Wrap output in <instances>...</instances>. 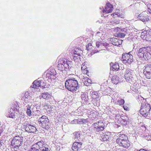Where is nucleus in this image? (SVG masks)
I'll return each instance as SVG.
<instances>
[{
  "label": "nucleus",
  "mask_w": 151,
  "mask_h": 151,
  "mask_svg": "<svg viewBox=\"0 0 151 151\" xmlns=\"http://www.w3.org/2000/svg\"><path fill=\"white\" fill-rule=\"evenodd\" d=\"M116 142L119 146L125 148H128L130 146V142L127 136L124 134H119Z\"/></svg>",
  "instance_id": "nucleus-1"
},
{
  "label": "nucleus",
  "mask_w": 151,
  "mask_h": 151,
  "mask_svg": "<svg viewBox=\"0 0 151 151\" xmlns=\"http://www.w3.org/2000/svg\"><path fill=\"white\" fill-rule=\"evenodd\" d=\"M72 66V62L67 59H60L58 61L57 66L58 69L61 71L70 69Z\"/></svg>",
  "instance_id": "nucleus-2"
},
{
  "label": "nucleus",
  "mask_w": 151,
  "mask_h": 151,
  "mask_svg": "<svg viewBox=\"0 0 151 151\" xmlns=\"http://www.w3.org/2000/svg\"><path fill=\"white\" fill-rule=\"evenodd\" d=\"M65 86L68 90L73 92L77 91L79 87L78 81L73 78L66 81Z\"/></svg>",
  "instance_id": "nucleus-3"
},
{
  "label": "nucleus",
  "mask_w": 151,
  "mask_h": 151,
  "mask_svg": "<svg viewBox=\"0 0 151 151\" xmlns=\"http://www.w3.org/2000/svg\"><path fill=\"white\" fill-rule=\"evenodd\" d=\"M150 105L147 103H142L139 113L142 116L144 117L151 116L150 112L151 109Z\"/></svg>",
  "instance_id": "nucleus-4"
},
{
  "label": "nucleus",
  "mask_w": 151,
  "mask_h": 151,
  "mask_svg": "<svg viewBox=\"0 0 151 151\" xmlns=\"http://www.w3.org/2000/svg\"><path fill=\"white\" fill-rule=\"evenodd\" d=\"M38 122L42 128L46 129H48L50 128L49 120L47 116L44 115L42 116L38 119Z\"/></svg>",
  "instance_id": "nucleus-5"
},
{
  "label": "nucleus",
  "mask_w": 151,
  "mask_h": 151,
  "mask_svg": "<svg viewBox=\"0 0 151 151\" xmlns=\"http://www.w3.org/2000/svg\"><path fill=\"white\" fill-rule=\"evenodd\" d=\"M23 142V137L19 136H16L13 137L11 145L14 147V150L17 151V147H19L22 145Z\"/></svg>",
  "instance_id": "nucleus-6"
},
{
  "label": "nucleus",
  "mask_w": 151,
  "mask_h": 151,
  "mask_svg": "<svg viewBox=\"0 0 151 151\" xmlns=\"http://www.w3.org/2000/svg\"><path fill=\"white\" fill-rule=\"evenodd\" d=\"M92 126L97 132H100L103 131L105 129V124L103 122L99 121L93 123Z\"/></svg>",
  "instance_id": "nucleus-7"
},
{
  "label": "nucleus",
  "mask_w": 151,
  "mask_h": 151,
  "mask_svg": "<svg viewBox=\"0 0 151 151\" xmlns=\"http://www.w3.org/2000/svg\"><path fill=\"white\" fill-rule=\"evenodd\" d=\"M122 61L124 63L130 64L133 62V57L132 55L128 53L122 54Z\"/></svg>",
  "instance_id": "nucleus-8"
},
{
  "label": "nucleus",
  "mask_w": 151,
  "mask_h": 151,
  "mask_svg": "<svg viewBox=\"0 0 151 151\" xmlns=\"http://www.w3.org/2000/svg\"><path fill=\"white\" fill-rule=\"evenodd\" d=\"M143 73L146 78L148 79L151 78V65L147 64L143 68Z\"/></svg>",
  "instance_id": "nucleus-9"
},
{
  "label": "nucleus",
  "mask_w": 151,
  "mask_h": 151,
  "mask_svg": "<svg viewBox=\"0 0 151 151\" xmlns=\"http://www.w3.org/2000/svg\"><path fill=\"white\" fill-rule=\"evenodd\" d=\"M141 37L146 41H151V32L150 30L144 31L142 32Z\"/></svg>",
  "instance_id": "nucleus-10"
},
{
  "label": "nucleus",
  "mask_w": 151,
  "mask_h": 151,
  "mask_svg": "<svg viewBox=\"0 0 151 151\" xmlns=\"http://www.w3.org/2000/svg\"><path fill=\"white\" fill-rule=\"evenodd\" d=\"M134 73V70L130 69H126L125 72L124 77L128 81L132 80Z\"/></svg>",
  "instance_id": "nucleus-11"
},
{
  "label": "nucleus",
  "mask_w": 151,
  "mask_h": 151,
  "mask_svg": "<svg viewBox=\"0 0 151 151\" xmlns=\"http://www.w3.org/2000/svg\"><path fill=\"white\" fill-rule=\"evenodd\" d=\"M137 55L140 58H144L148 59V55L147 54L145 47H143L139 49L137 52Z\"/></svg>",
  "instance_id": "nucleus-12"
},
{
  "label": "nucleus",
  "mask_w": 151,
  "mask_h": 151,
  "mask_svg": "<svg viewBox=\"0 0 151 151\" xmlns=\"http://www.w3.org/2000/svg\"><path fill=\"white\" fill-rule=\"evenodd\" d=\"M55 70L54 68H50L47 70L45 72L46 77L51 79H54L55 78Z\"/></svg>",
  "instance_id": "nucleus-13"
},
{
  "label": "nucleus",
  "mask_w": 151,
  "mask_h": 151,
  "mask_svg": "<svg viewBox=\"0 0 151 151\" xmlns=\"http://www.w3.org/2000/svg\"><path fill=\"white\" fill-rule=\"evenodd\" d=\"M92 42L91 41L86 46V49L88 53H89L91 55L97 52L98 51L94 49V47L92 45Z\"/></svg>",
  "instance_id": "nucleus-14"
},
{
  "label": "nucleus",
  "mask_w": 151,
  "mask_h": 151,
  "mask_svg": "<svg viewBox=\"0 0 151 151\" xmlns=\"http://www.w3.org/2000/svg\"><path fill=\"white\" fill-rule=\"evenodd\" d=\"M138 17L143 22H146L149 20L148 13L147 12H142L138 16Z\"/></svg>",
  "instance_id": "nucleus-15"
},
{
  "label": "nucleus",
  "mask_w": 151,
  "mask_h": 151,
  "mask_svg": "<svg viewBox=\"0 0 151 151\" xmlns=\"http://www.w3.org/2000/svg\"><path fill=\"white\" fill-rule=\"evenodd\" d=\"M79 78L82 80L85 85L87 86H90L92 83V81L89 79L86 76H84L82 75H80Z\"/></svg>",
  "instance_id": "nucleus-16"
},
{
  "label": "nucleus",
  "mask_w": 151,
  "mask_h": 151,
  "mask_svg": "<svg viewBox=\"0 0 151 151\" xmlns=\"http://www.w3.org/2000/svg\"><path fill=\"white\" fill-rule=\"evenodd\" d=\"M82 143L81 142H75L73 144L72 148L74 151H78L81 150Z\"/></svg>",
  "instance_id": "nucleus-17"
},
{
  "label": "nucleus",
  "mask_w": 151,
  "mask_h": 151,
  "mask_svg": "<svg viewBox=\"0 0 151 151\" xmlns=\"http://www.w3.org/2000/svg\"><path fill=\"white\" fill-rule=\"evenodd\" d=\"M113 6L110 3H107L105 9L103 10V12L109 13L111 12L113 10Z\"/></svg>",
  "instance_id": "nucleus-18"
},
{
  "label": "nucleus",
  "mask_w": 151,
  "mask_h": 151,
  "mask_svg": "<svg viewBox=\"0 0 151 151\" xmlns=\"http://www.w3.org/2000/svg\"><path fill=\"white\" fill-rule=\"evenodd\" d=\"M41 96L42 98L46 100H49V101H50V100L53 98V96L48 92L42 93Z\"/></svg>",
  "instance_id": "nucleus-19"
},
{
  "label": "nucleus",
  "mask_w": 151,
  "mask_h": 151,
  "mask_svg": "<svg viewBox=\"0 0 151 151\" xmlns=\"http://www.w3.org/2000/svg\"><path fill=\"white\" fill-rule=\"evenodd\" d=\"M112 44L115 46H118L122 44L123 40L116 38H113L111 40Z\"/></svg>",
  "instance_id": "nucleus-20"
},
{
  "label": "nucleus",
  "mask_w": 151,
  "mask_h": 151,
  "mask_svg": "<svg viewBox=\"0 0 151 151\" xmlns=\"http://www.w3.org/2000/svg\"><path fill=\"white\" fill-rule=\"evenodd\" d=\"M32 146L36 150H41L44 147V142L40 141L33 144Z\"/></svg>",
  "instance_id": "nucleus-21"
},
{
  "label": "nucleus",
  "mask_w": 151,
  "mask_h": 151,
  "mask_svg": "<svg viewBox=\"0 0 151 151\" xmlns=\"http://www.w3.org/2000/svg\"><path fill=\"white\" fill-rule=\"evenodd\" d=\"M111 83L114 84H117L120 82V78L119 76L116 75H114L111 79Z\"/></svg>",
  "instance_id": "nucleus-22"
},
{
  "label": "nucleus",
  "mask_w": 151,
  "mask_h": 151,
  "mask_svg": "<svg viewBox=\"0 0 151 151\" xmlns=\"http://www.w3.org/2000/svg\"><path fill=\"white\" fill-rule=\"evenodd\" d=\"M26 129L30 132L31 133H35L36 132L37 130V129L35 127L30 124L27 125Z\"/></svg>",
  "instance_id": "nucleus-23"
},
{
  "label": "nucleus",
  "mask_w": 151,
  "mask_h": 151,
  "mask_svg": "<svg viewBox=\"0 0 151 151\" xmlns=\"http://www.w3.org/2000/svg\"><path fill=\"white\" fill-rule=\"evenodd\" d=\"M41 86V81L36 80L33 82L31 87L34 88H38Z\"/></svg>",
  "instance_id": "nucleus-24"
},
{
  "label": "nucleus",
  "mask_w": 151,
  "mask_h": 151,
  "mask_svg": "<svg viewBox=\"0 0 151 151\" xmlns=\"http://www.w3.org/2000/svg\"><path fill=\"white\" fill-rule=\"evenodd\" d=\"M19 108V105L17 104H12V106L10 109V112L13 111L14 112L18 111Z\"/></svg>",
  "instance_id": "nucleus-25"
},
{
  "label": "nucleus",
  "mask_w": 151,
  "mask_h": 151,
  "mask_svg": "<svg viewBox=\"0 0 151 151\" xmlns=\"http://www.w3.org/2000/svg\"><path fill=\"white\" fill-rule=\"evenodd\" d=\"M111 133L109 132H107L105 134L102 136V139L104 141H107L111 137Z\"/></svg>",
  "instance_id": "nucleus-26"
},
{
  "label": "nucleus",
  "mask_w": 151,
  "mask_h": 151,
  "mask_svg": "<svg viewBox=\"0 0 151 151\" xmlns=\"http://www.w3.org/2000/svg\"><path fill=\"white\" fill-rule=\"evenodd\" d=\"M73 138L75 140V141H79L80 139V134L79 132H75L73 133Z\"/></svg>",
  "instance_id": "nucleus-27"
},
{
  "label": "nucleus",
  "mask_w": 151,
  "mask_h": 151,
  "mask_svg": "<svg viewBox=\"0 0 151 151\" xmlns=\"http://www.w3.org/2000/svg\"><path fill=\"white\" fill-rule=\"evenodd\" d=\"M30 97L29 93L28 92H26L23 97L24 102L26 103L29 102Z\"/></svg>",
  "instance_id": "nucleus-28"
},
{
  "label": "nucleus",
  "mask_w": 151,
  "mask_h": 151,
  "mask_svg": "<svg viewBox=\"0 0 151 151\" xmlns=\"http://www.w3.org/2000/svg\"><path fill=\"white\" fill-rule=\"evenodd\" d=\"M116 123H117L118 124H119L117 125L119 127L121 125H125L127 124V122L125 123V121H124V120H122L121 119V121H120V119H116Z\"/></svg>",
  "instance_id": "nucleus-29"
},
{
  "label": "nucleus",
  "mask_w": 151,
  "mask_h": 151,
  "mask_svg": "<svg viewBox=\"0 0 151 151\" xmlns=\"http://www.w3.org/2000/svg\"><path fill=\"white\" fill-rule=\"evenodd\" d=\"M112 70L113 71H116L118 70L119 69V66L118 63H116L113 64L111 68Z\"/></svg>",
  "instance_id": "nucleus-30"
},
{
  "label": "nucleus",
  "mask_w": 151,
  "mask_h": 151,
  "mask_svg": "<svg viewBox=\"0 0 151 151\" xmlns=\"http://www.w3.org/2000/svg\"><path fill=\"white\" fill-rule=\"evenodd\" d=\"M81 99L83 103H86L88 101V97L86 95L83 93L81 95Z\"/></svg>",
  "instance_id": "nucleus-31"
},
{
  "label": "nucleus",
  "mask_w": 151,
  "mask_h": 151,
  "mask_svg": "<svg viewBox=\"0 0 151 151\" xmlns=\"http://www.w3.org/2000/svg\"><path fill=\"white\" fill-rule=\"evenodd\" d=\"M99 95L96 92H93L91 94V97L93 99H95L99 98Z\"/></svg>",
  "instance_id": "nucleus-32"
},
{
  "label": "nucleus",
  "mask_w": 151,
  "mask_h": 151,
  "mask_svg": "<svg viewBox=\"0 0 151 151\" xmlns=\"http://www.w3.org/2000/svg\"><path fill=\"white\" fill-rule=\"evenodd\" d=\"M81 72L82 73L81 75H82L84 76H86V75L87 76H89V73L88 69L81 70Z\"/></svg>",
  "instance_id": "nucleus-33"
},
{
  "label": "nucleus",
  "mask_w": 151,
  "mask_h": 151,
  "mask_svg": "<svg viewBox=\"0 0 151 151\" xmlns=\"http://www.w3.org/2000/svg\"><path fill=\"white\" fill-rule=\"evenodd\" d=\"M77 52L75 51L73 53V59L74 60H76L78 59V58H79V56H81L80 53H76Z\"/></svg>",
  "instance_id": "nucleus-34"
},
{
  "label": "nucleus",
  "mask_w": 151,
  "mask_h": 151,
  "mask_svg": "<svg viewBox=\"0 0 151 151\" xmlns=\"http://www.w3.org/2000/svg\"><path fill=\"white\" fill-rule=\"evenodd\" d=\"M31 106L29 105H28L27 106V114L29 116H31L32 115L31 113L32 112L31 110Z\"/></svg>",
  "instance_id": "nucleus-35"
},
{
  "label": "nucleus",
  "mask_w": 151,
  "mask_h": 151,
  "mask_svg": "<svg viewBox=\"0 0 151 151\" xmlns=\"http://www.w3.org/2000/svg\"><path fill=\"white\" fill-rule=\"evenodd\" d=\"M118 119H120V121H121V119L122 120H124L125 121V123L127 122V121L128 120V117L125 116H120L118 118Z\"/></svg>",
  "instance_id": "nucleus-36"
},
{
  "label": "nucleus",
  "mask_w": 151,
  "mask_h": 151,
  "mask_svg": "<svg viewBox=\"0 0 151 151\" xmlns=\"http://www.w3.org/2000/svg\"><path fill=\"white\" fill-rule=\"evenodd\" d=\"M124 99H121L120 100H118L117 102H115V104L118 105H121L124 104Z\"/></svg>",
  "instance_id": "nucleus-37"
},
{
  "label": "nucleus",
  "mask_w": 151,
  "mask_h": 151,
  "mask_svg": "<svg viewBox=\"0 0 151 151\" xmlns=\"http://www.w3.org/2000/svg\"><path fill=\"white\" fill-rule=\"evenodd\" d=\"M145 49H146L147 55H148V53L151 55V47H146Z\"/></svg>",
  "instance_id": "nucleus-38"
},
{
  "label": "nucleus",
  "mask_w": 151,
  "mask_h": 151,
  "mask_svg": "<svg viewBox=\"0 0 151 151\" xmlns=\"http://www.w3.org/2000/svg\"><path fill=\"white\" fill-rule=\"evenodd\" d=\"M117 36L121 38L124 37L125 36V34L124 33L118 32L117 34Z\"/></svg>",
  "instance_id": "nucleus-39"
},
{
  "label": "nucleus",
  "mask_w": 151,
  "mask_h": 151,
  "mask_svg": "<svg viewBox=\"0 0 151 151\" xmlns=\"http://www.w3.org/2000/svg\"><path fill=\"white\" fill-rule=\"evenodd\" d=\"M14 112L13 111H11L9 112V117L13 118L15 117V115L14 114Z\"/></svg>",
  "instance_id": "nucleus-40"
},
{
  "label": "nucleus",
  "mask_w": 151,
  "mask_h": 151,
  "mask_svg": "<svg viewBox=\"0 0 151 151\" xmlns=\"http://www.w3.org/2000/svg\"><path fill=\"white\" fill-rule=\"evenodd\" d=\"M87 67L85 65V64L84 63H83L81 65V70H84L85 69H87Z\"/></svg>",
  "instance_id": "nucleus-41"
},
{
  "label": "nucleus",
  "mask_w": 151,
  "mask_h": 151,
  "mask_svg": "<svg viewBox=\"0 0 151 151\" xmlns=\"http://www.w3.org/2000/svg\"><path fill=\"white\" fill-rule=\"evenodd\" d=\"M101 46H104L106 47H108L109 46V44L107 42H104L102 43Z\"/></svg>",
  "instance_id": "nucleus-42"
},
{
  "label": "nucleus",
  "mask_w": 151,
  "mask_h": 151,
  "mask_svg": "<svg viewBox=\"0 0 151 151\" xmlns=\"http://www.w3.org/2000/svg\"><path fill=\"white\" fill-rule=\"evenodd\" d=\"M41 150V151H49V149L48 147H44Z\"/></svg>",
  "instance_id": "nucleus-43"
},
{
  "label": "nucleus",
  "mask_w": 151,
  "mask_h": 151,
  "mask_svg": "<svg viewBox=\"0 0 151 151\" xmlns=\"http://www.w3.org/2000/svg\"><path fill=\"white\" fill-rule=\"evenodd\" d=\"M35 148L32 145V147L29 151H39V150H36L35 149Z\"/></svg>",
  "instance_id": "nucleus-44"
},
{
  "label": "nucleus",
  "mask_w": 151,
  "mask_h": 151,
  "mask_svg": "<svg viewBox=\"0 0 151 151\" xmlns=\"http://www.w3.org/2000/svg\"><path fill=\"white\" fill-rule=\"evenodd\" d=\"M101 44H102V43L98 42H96V46L98 47H99L101 45Z\"/></svg>",
  "instance_id": "nucleus-45"
},
{
  "label": "nucleus",
  "mask_w": 151,
  "mask_h": 151,
  "mask_svg": "<svg viewBox=\"0 0 151 151\" xmlns=\"http://www.w3.org/2000/svg\"><path fill=\"white\" fill-rule=\"evenodd\" d=\"M35 111L36 110V108L35 107H34L32 108V109L31 111L33 112H34L35 111Z\"/></svg>",
  "instance_id": "nucleus-46"
},
{
  "label": "nucleus",
  "mask_w": 151,
  "mask_h": 151,
  "mask_svg": "<svg viewBox=\"0 0 151 151\" xmlns=\"http://www.w3.org/2000/svg\"><path fill=\"white\" fill-rule=\"evenodd\" d=\"M137 151H149L148 150H145L144 149H141L139 150H137Z\"/></svg>",
  "instance_id": "nucleus-47"
},
{
  "label": "nucleus",
  "mask_w": 151,
  "mask_h": 151,
  "mask_svg": "<svg viewBox=\"0 0 151 151\" xmlns=\"http://www.w3.org/2000/svg\"><path fill=\"white\" fill-rule=\"evenodd\" d=\"M123 108L125 110H127L128 109V107L127 106H123Z\"/></svg>",
  "instance_id": "nucleus-48"
},
{
  "label": "nucleus",
  "mask_w": 151,
  "mask_h": 151,
  "mask_svg": "<svg viewBox=\"0 0 151 151\" xmlns=\"http://www.w3.org/2000/svg\"><path fill=\"white\" fill-rule=\"evenodd\" d=\"M77 122H83V119H78L77 120Z\"/></svg>",
  "instance_id": "nucleus-49"
},
{
  "label": "nucleus",
  "mask_w": 151,
  "mask_h": 151,
  "mask_svg": "<svg viewBox=\"0 0 151 151\" xmlns=\"http://www.w3.org/2000/svg\"><path fill=\"white\" fill-rule=\"evenodd\" d=\"M3 132V131L0 129V135H1V133Z\"/></svg>",
  "instance_id": "nucleus-50"
},
{
  "label": "nucleus",
  "mask_w": 151,
  "mask_h": 151,
  "mask_svg": "<svg viewBox=\"0 0 151 151\" xmlns=\"http://www.w3.org/2000/svg\"><path fill=\"white\" fill-rule=\"evenodd\" d=\"M149 9H150L149 13L150 14H151V8H150Z\"/></svg>",
  "instance_id": "nucleus-51"
},
{
  "label": "nucleus",
  "mask_w": 151,
  "mask_h": 151,
  "mask_svg": "<svg viewBox=\"0 0 151 151\" xmlns=\"http://www.w3.org/2000/svg\"><path fill=\"white\" fill-rule=\"evenodd\" d=\"M1 143L0 142V147L1 146Z\"/></svg>",
  "instance_id": "nucleus-52"
},
{
  "label": "nucleus",
  "mask_w": 151,
  "mask_h": 151,
  "mask_svg": "<svg viewBox=\"0 0 151 151\" xmlns=\"http://www.w3.org/2000/svg\"><path fill=\"white\" fill-rule=\"evenodd\" d=\"M111 15H113V16H114V14H111Z\"/></svg>",
  "instance_id": "nucleus-53"
}]
</instances>
